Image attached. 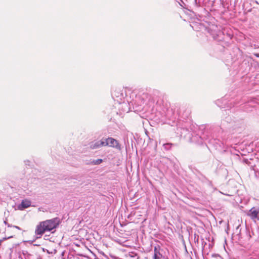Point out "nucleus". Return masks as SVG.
Masks as SVG:
<instances>
[{
  "label": "nucleus",
  "instance_id": "20e7f679",
  "mask_svg": "<svg viewBox=\"0 0 259 259\" xmlns=\"http://www.w3.org/2000/svg\"><path fill=\"white\" fill-rule=\"evenodd\" d=\"M247 214L254 222L259 221V208L253 207L248 211Z\"/></svg>",
  "mask_w": 259,
  "mask_h": 259
},
{
  "label": "nucleus",
  "instance_id": "ddd939ff",
  "mask_svg": "<svg viewBox=\"0 0 259 259\" xmlns=\"http://www.w3.org/2000/svg\"><path fill=\"white\" fill-rule=\"evenodd\" d=\"M240 225H238L237 227H236V231H237L238 230H239V233H238V234H239L240 233V231H241V229H240Z\"/></svg>",
  "mask_w": 259,
  "mask_h": 259
},
{
  "label": "nucleus",
  "instance_id": "39448f33",
  "mask_svg": "<svg viewBox=\"0 0 259 259\" xmlns=\"http://www.w3.org/2000/svg\"><path fill=\"white\" fill-rule=\"evenodd\" d=\"M90 148L92 149H96L104 146V140L96 141L91 142L89 144Z\"/></svg>",
  "mask_w": 259,
  "mask_h": 259
},
{
  "label": "nucleus",
  "instance_id": "4468645a",
  "mask_svg": "<svg viewBox=\"0 0 259 259\" xmlns=\"http://www.w3.org/2000/svg\"><path fill=\"white\" fill-rule=\"evenodd\" d=\"M157 256L159 257V258H162V255L159 252V251H158V253H157Z\"/></svg>",
  "mask_w": 259,
  "mask_h": 259
},
{
  "label": "nucleus",
  "instance_id": "0eeeda50",
  "mask_svg": "<svg viewBox=\"0 0 259 259\" xmlns=\"http://www.w3.org/2000/svg\"><path fill=\"white\" fill-rule=\"evenodd\" d=\"M103 162V160L102 159H91L87 163V164L89 165H99L101 164Z\"/></svg>",
  "mask_w": 259,
  "mask_h": 259
},
{
  "label": "nucleus",
  "instance_id": "f3484780",
  "mask_svg": "<svg viewBox=\"0 0 259 259\" xmlns=\"http://www.w3.org/2000/svg\"><path fill=\"white\" fill-rule=\"evenodd\" d=\"M254 56H255L256 57L259 58V53H254L253 54Z\"/></svg>",
  "mask_w": 259,
  "mask_h": 259
},
{
  "label": "nucleus",
  "instance_id": "6ab92c4d",
  "mask_svg": "<svg viewBox=\"0 0 259 259\" xmlns=\"http://www.w3.org/2000/svg\"><path fill=\"white\" fill-rule=\"evenodd\" d=\"M12 236H10V237H9L8 238H12Z\"/></svg>",
  "mask_w": 259,
  "mask_h": 259
},
{
  "label": "nucleus",
  "instance_id": "9d476101",
  "mask_svg": "<svg viewBox=\"0 0 259 259\" xmlns=\"http://www.w3.org/2000/svg\"><path fill=\"white\" fill-rule=\"evenodd\" d=\"M158 248H159V246L154 247V255H157L158 252L159 251L158 250Z\"/></svg>",
  "mask_w": 259,
  "mask_h": 259
},
{
  "label": "nucleus",
  "instance_id": "f257e3e1",
  "mask_svg": "<svg viewBox=\"0 0 259 259\" xmlns=\"http://www.w3.org/2000/svg\"><path fill=\"white\" fill-rule=\"evenodd\" d=\"M60 223V219L59 218H55L50 220H47L40 223L39 225L36 227L35 229V234L36 235H42L46 232H51L54 233L55 229L58 227Z\"/></svg>",
  "mask_w": 259,
  "mask_h": 259
},
{
  "label": "nucleus",
  "instance_id": "423d86ee",
  "mask_svg": "<svg viewBox=\"0 0 259 259\" xmlns=\"http://www.w3.org/2000/svg\"><path fill=\"white\" fill-rule=\"evenodd\" d=\"M31 201L29 200H23L18 207L20 209H23L29 207L31 205Z\"/></svg>",
  "mask_w": 259,
  "mask_h": 259
},
{
  "label": "nucleus",
  "instance_id": "2eb2a0df",
  "mask_svg": "<svg viewBox=\"0 0 259 259\" xmlns=\"http://www.w3.org/2000/svg\"><path fill=\"white\" fill-rule=\"evenodd\" d=\"M12 227L15 228L19 230H21V229L19 227L17 226H13V225H12Z\"/></svg>",
  "mask_w": 259,
  "mask_h": 259
},
{
  "label": "nucleus",
  "instance_id": "9b49d317",
  "mask_svg": "<svg viewBox=\"0 0 259 259\" xmlns=\"http://www.w3.org/2000/svg\"><path fill=\"white\" fill-rule=\"evenodd\" d=\"M4 224L5 225H7L8 226V227H12V225H10V224H8L7 223V219H6L4 221Z\"/></svg>",
  "mask_w": 259,
  "mask_h": 259
},
{
  "label": "nucleus",
  "instance_id": "7ed1b4c3",
  "mask_svg": "<svg viewBox=\"0 0 259 259\" xmlns=\"http://www.w3.org/2000/svg\"><path fill=\"white\" fill-rule=\"evenodd\" d=\"M104 146H108L115 148L117 149H120V146L118 142L113 138H108L104 140Z\"/></svg>",
  "mask_w": 259,
  "mask_h": 259
},
{
  "label": "nucleus",
  "instance_id": "f8f14e48",
  "mask_svg": "<svg viewBox=\"0 0 259 259\" xmlns=\"http://www.w3.org/2000/svg\"><path fill=\"white\" fill-rule=\"evenodd\" d=\"M195 5L197 7H198L200 6L199 2H197V0H195Z\"/></svg>",
  "mask_w": 259,
  "mask_h": 259
},
{
  "label": "nucleus",
  "instance_id": "dca6fc26",
  "mask_svg": "<svg viewBox=\"0 0 259 259\" xmlns=\"http://www.w3.org/2000/svg\"><path fill=\"white\" fill-rule=\"evenodd\" d=\"M80 256L81 257V259H89V257L87 256L80 255Z\"/></svg>",
  "mask_w": 259,
  "mask_h": 259
},
{
  "label": "nucleus",
  "instance_id": "f03ea898",
  "mask_svg": "<svg viewBox=\"0 0 259 259\" xmlns=\"http://www.w3.org/2000/svg\"><path fill=\"white\" fill-rule=\"evenodd\" d=\"M47 253H50L48 250L40 247L39 245L33 244V252L36 256V259H42Z\"/></svg>",
  "mask_w": 259,
  "mask_h": 259
},
{
  "label": "nucleus",
  "instance_id": "6e6552de",
  "mask_svg": "<svg viewBox=\"0 0 259 259\" xmlns=\"http://www.w3.org/2000/svg\"><path fill=\"white\" fill-rule=\"evenodd\" d=\"M128 256L133 259H138V254L135 252H130Z\"/></svg>",
  "mask_w": 259,
  "mask_h": 259
},
{
  "label": "nucleus",
  "instance_id": "a211bd4d",
  "mask_svg": "<svg viewBox=\"0 0 259 259\" xmlns=\"http://www.w3.org/2000/svg\"><path fill=\"white\" fill-rule=\"evenodd\" d=\"M161 258H159V257L156 256V255H154V258L153 259H161Z\"/></svg>",
  "mask_w": 259,
  "mask_h": 259
},
{
  "label": "nucleus",
  "instance_id": "1a4fd4ad",
  "mask_svg": "<svg viewBox=\"0 0 259 259\" xmlns=\"http://www.w3.org/2000/svg\"><path fill=\"white\" fill-rule=\"evenodd\" d=\"M172 145H173V144L168 143L164 144L163 145V147H164V149L167 150L170 149Z\"/></svg>",
  "mask_w": 259,
  "mask_h": 259
}]
</instances>
